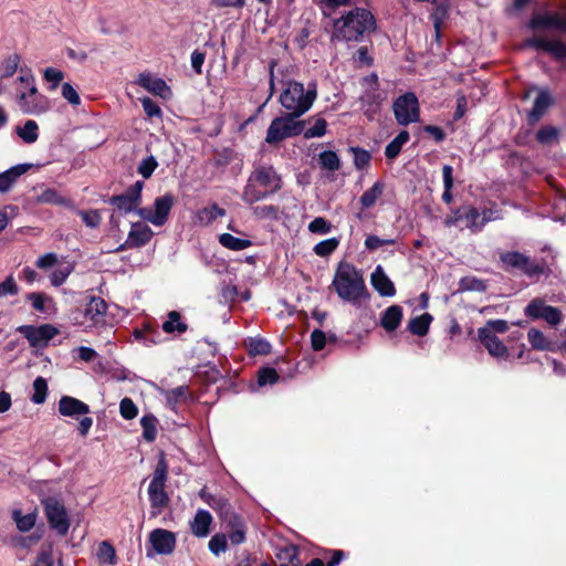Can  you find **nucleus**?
Returning a JSON list of instances; mask_svg holds the SVG:
<instances>
[{
	"instance_id": "f257e3e1",
	"label": "nucleus",
	"mask_w": 566,
	"mask_h": 566,
	"mask_svg": "<svg viewBox=\"0 0 566 566\" xmlns=\"http://www.w3.org/2000/svg\"><path fill=\"white\" fill-rule=\"evenodd\" d=\"M376 21L370 11L355 8L334 22V35L337 39L350 42L359 41L365 34L373 32Z\"/></svg>"
},
{
	"instance_id": "f03ea898",
	"label": "nucleus",
	"mask_w": 566,
	"mask_h": 566,
	"mask_svg": "<svg viewBox=\"0 0 566 566\" xmlns=\"http://www.w3.org/2000/svg\"><path fill=\"white\" fill-rule=\"evenodd\" d=\"M333 286L342 300L353 304H357L367 294L363 274L346 262L339 263Z\"/></svg>"
},
{
	"instance_id": "7ed1b4c3",
	"label": "nucleus",
	"mask_w": 566,
	"mask_h": 566,
	"mask_svg": "<svg viewBox=\"0 0 566 566\" xmlns=\"http://www.w3.org/2000/svg\"><path fill=\"white\" fill-rule=\"evenodd\" d=\"M316 97L317 88L315 83H308L305 88L300 82L287 81L281 93L280 102L289 114L300 117L312 107Z\"/></svg>"
},
{
	"instance_id": "20e7f679",
	"label": "nucleus",
	"mask_w": 566,
	"mask_h": 566,
	"mask_svg": "<svg viewBox=\"0 0 566 566\" xmlns=\"http://www.w3.org/2000/svg\"><path fill=\"white\" fill-rule=\"evenodd\" d=\"M167 476L168 464L166 460L161 458L157 463L148 485V497L151 509L155 510V515L159 514L161 510L169 503V496L165 491Z\"/></svg>"
},
{
	"instance_id": "39448f33",
	"label": "nucleus",
	"mask_w": 566,
	"mask_h": 566,
	"mask_svg": "<svg viewBox=\"0 0 566 566\" xmlns=\"http://www.w3.org/2000/svg\"><path fill=\"white\" fill-rule=\"evenodd\" d=\"M363 93L359 97L364 115L374 120L379 113L380 105L385 99L384 94L379 91L378 76L371 73L361 80Z\"/></svg>"
},
{
	"instance_id": "423d86ee",
	"label": "nucleus",
	"mask_w": 566,
	"mask_h": 566,
	"mask_svg": "<svg viewBox=\"0 0 566 566\" xmlns=\"http://www.w3.org/2000/svg\"><path fill=\"white\" fill-rule=\"evenodd\" d=\"M107 311L106 302L98 297L92 296L87 302L83 312H77L74 317V324L81 326L85 331H91L95 327L105 324V315Z\"/></svg>"
},
{
	"instance_id": "0eeeda50",
	"label": "nucleus",
	"mask_w": 566,
	"mask_h": 566,
	"mask_svg": "<svg viewBox=\"0 0 566 566\" xmlns=\"http://www.w3.org/2000/svg\"><path fill=\"white\" fill-rule=\"evenodd\" d=\"M489 220L490 218L486 217L485 213L481 217L480 212L474 207L462 206L446 218L444 224L447 227L460 226L461 229L468 228L472 232H478Z\"/></svg>"
},
{
	"instance_id": "6e6552de",
	"label": "nucleus",
	"mask_w": 566,
	"mask_h": 566,
	"mask_svg": "<svg viewBox=\"0 0 566 566\" xmlns=\"http://www.w3.org/2000/svg\"><path fill=\"white\" fill-rule=\"evenodd\" d=\"M295 118L297 117L287 114L273 119L266 132V143L275 144L301 134L303 130L302 122H297Z\"/></svg>"
},
{
	"instance_id": "1a4fd4ad",
	"label": "nucleus",
	"mask_w": 566,
	"mask_h": 566,
	"mask_svg": "<svg viewBox=\"0 0 566 566\" xmlns=\"http://www.w3.org/2000/svg\"><path fill=\"white\" fill-rule=\"evenodd\" d=\"M392 111L396 120L402 126L417 123L420 119L419 102L417 96L411 92L405 93L396 98Z\"/></svg>"
},
{
	"instance_id": "9d476101",
	"label": "nucleus",
	"mask_w": 566,
	"mask_h": 566,
	"mask_svg": "<svg viewBox=\"0 0 566 566\" xmlns=\"http://www.w3.org/2000/svg\"><path fill=\"white\" fill-rule=\"evenodd\" d=\"M175 203V197L166 193L155 199L154 207H145L137 210V214L156 227L164 226Z\"/></svg>"
},
{
	"instance_id": "9b49d317",
	"label": "nucleus",
	"mask_w": 566,
	"mask_h": 566,
	"mask_svg": "<svg viewBox=\"0 0 566 566\" xmlns=\"http://www.w3.org/2000/svg\"><path fill=\"white\" fill-rule=\"evenodd\" d=\"M50 526L60 535H65L70 528V522L64 505L54 497L42 501Z\"/></svg>"
},
{
	"instance_id": "f8f14e48",
	"label": "nucleus",
	"mask_w": 566,
	"mask_h": 566,
	"mask_svg": "<svg viewBox=\"0 0 566 566\" xmlns=\"http://www.w3.org/2000/svg\"><path fill=\"white\" fill-rule=\"evenodd\" d=\"M18 332L28 339L30 346L35 348H44L48 346L49 342L60 333V331L51 324L39 326L22 325L18 328Z\"/></svg>"
},
{
	"instance_id": "ddd939ff",
	"label": "nucleus",
	"mask_w": 566,
	"mask_h": 566,
	"mask_svg": "<svg viewBox=\"0 0 566 566\" xmlns=\"http://www.w3.org/2000/svg\"><path fill=\"white\" fill-rule=\"evenodd\" d=\"M17 106L23 114L28 115H41L49 112L52 107L49 97L38 91V87L33 90V93L23 95L15 102Z\"/></svg>"
},
{
	"instance_id": "4468645a",
	"label": "nucleus",
	"mask_w": 566,
	"mask_h": 566,
	"mask_svg": "<svg viewBox=\"0 0 566 566\" xmlns=\"http://www.w3.org/2000/svg\"><path fill=\"white\" fill-rule=\"evenodd\" d=\"M143 187V181H136L125 193L112 197L111 203L125 213L132 211L137 212V207L142 199Z\"/></svg>"
},
{
	"instance_id": "2eb2a0df",
	"label": "nucleus",
	"mask_w": 566,
	"mask_h": 566,
	"mask_svg": "<svg viewBox=\"0 0 566 566\" xmlns=\"http://www.w3.org/2000/svg\"><path fill=\"white\" fill-rule=\"evenodd\" d=\"M252 181L256 182L269 193H273L281 188V178L271 166H258L250 176Z\"/></svg>"
},
{
	"instance_id": "dca6fc26",
	"label": "nucleus",
	"mask_w": 566,
	"mask_h": 566,
	"mask_svg": "<svg viewBox=\"0 0 566 566\" xmlns=\"http://www.w3.org/2000/svg\"><path fill=\"white\" fill-rule=\"evenodd\" d=\"M149 542L157 554L169 555L175 549L176 537L170 531L157 528L149 534Z\"/></svg>"
},
{
	"instance_id": "f3484780",
	"label": "nucleus",
	"mask_w": 566,
	"mask_h": 566,
	"mask_svg": "<svg viewBox=\"0 0 566 566\" xmlns=\"http://www.w3.org/2000/svg\"><path fill=\"white\" fill-rule=\"evenodd\" d=\"M153 235L154 232L147 224L140 222L133 223L125 244H122L118 250H123L125 247H143L151 240Z\"/></svg>"
},
{
	"instance_id": "a211bd4d",
	"label": "nucleus",
	"mask_w": 566,
	"mask_h": 566,
	"mask_svg": "<svg viewBox=\"0 0 566 566\" xmlns=\"http://www.w3.org/2000/svg\"><path fill=\"white\" fill-rule=\"evenodd\" d=\"M478 337L492 357L501 360H506L510 357L509 348L500 340L497 335L478 331Z\"/></svg>"
},
{
	"instance_id": "6ab92c4d",
	"label": "nucleus",
	"mask_w": 566,
	"mask_h": 566,
	"mask_svg": "<svg viewBox=\"0 0 566 566\" xmlns=\"http://www.w3.org/2000/svg\"><path fill=\"white\" fill-rule=\"evenodd\" d=\"M137 84L147 90L149 93L161 98H168L171 95L170 88L166 82L149 73H142L137 78Z\"/></svg>"
},
{
	"instance_id": "aec40b11",
	"label": "nucleus",
	"mask_w": 566,
	"mask_h": 566,
	"mask_svg": "<svg viewBox=\"0 0 566 566\" xmlns=\"http://www.w3.org/2000/svg\"><path fill=\"white\" fill-rule=\"evenodd\" d=\"M501 261L506 268L517 269L527 274H533L537 271V265L528 256L520 252L502 254Z\"/></svg>"
},
{
	"instance_id": "412c9836",
	"label": "nucleus",
	"mask_w": 566,
	"mask_h": 566,
	"mask_svg": "<svg viewBox=\"0 0 566 566\" xmlns=\"http://www.w3.org/2000/svg\"><path fill=\"white\" fill-rule=\"evenodd\" d=\"M370 283L373 287L381 295L386 297L394 296L396 289L392 281L385 273L381 265H377L370 275Z\"/></svg>"
},
{
	"instance_id": "4be33fe9",
	"label": "nucleus",
	"mask_w": 566,
	"mask_h": 566,
	"mask_svg": "<svg viewBox=\"0 0 566 566\" xmlns=\"http://www.w3.org/2000/svg\"><path fill=\"white\" fill-rule=\"evenodd\" d=\"M59 412L65 417L77 418L90 412L85 402L70 396H64L59 401Z\"/></svg>"
},
{
	"instance_id": "5701e85b",
	"label": "nucleus",
	"mask_w": 566,
	"mask_h": 566,
	"mask_svg": "<svg viewBox=\"0 0 566 566\" xmlns=\"http://www.w3.org/2000/svg\"><path fill=\"white\" fill-rule=\"evenodd\" d=\"M527 45L535 49H541L557 59L566 57V44L558 40H547L541 36H535L526 42Z\"/></svg>"
},
{
	"instance_id": "b1692460",
	"label": "nucleus",
	"mask_w": 566,
	"mask_h": 566,
	"mask_svg": "<svg viewBox=\"0 0 566 566\" xmlns=\"http://www.w3.org/2000/svg\"><path fill=\"white\" fill-rule=\"evenodd\" d=\"M212 521L213 518L210 512L207 510H198L190 522L191 533L199 538L207 537L210 533Z\"/></svg>"
},
{
	"instance_id": "393cba45",
	"label": "nucleus",
	"mask_w": 566,
	"mask_h": 566,
	"mask_svg": "<svg viewBox=\"0 0 566 566\" xmlns=\"http://www.w3.org/2000/svg\"><path fill=\"white\" fill-rule=\"evenodd\" d=\"M224 214L226 210L213 203L199 209L193 217V223L196 226L207 227Z\"/></svg>"
},
{
	"instance_id": "a878e982",
	"label": "nucleus",
	"mask_w": 566,
	"mask_h": 566,
	"mask_svg": "<svg viewBox=\"0 0 566 566\" xmlns=\"http://www.w3.org/2000/svg\"><path fill=\"white\" fill-rule=\"evenodd\" d=\"M31 165L21 164L13 166L0 174V192H7L15 184L19 177L30 169Z\"/></svg>"
},
{
	"instance_id": "bb28decb",
	"label": "nucleus",
	"mask_w": 566,
	"mask_h": 566,
	"mask_svg": "<svg viewBox=\"0 0 566 566\" xmlns=\"http://www.w3.org/2000/svg\"><path fill=\"white\" fill-rule=\"evenodd\" d=\"M38 87L35 77L31 73V71L21 70L20 76L17 78L14 84V102L19 98L23 97V95H29V93H33V90Z\"/></svg>"
},
{
	"instance_id": "cd10ccee",
	"label": "nucleus",
	"mask_w": 566,
	"mask_h": 566,
	"mask_svg": "<svg viewBox=\"0 0 566 566\" xmlns=\"http://www.w3.org/2000/svg\"><path fill=\"white\" fill-rule=\"evenodd\" d=\"M402 319V307L400 305H391L384 311L380 316V326L387 332L396 331Z\"/></svg>"
},
{
	"instance_id": "c85d7f7f",
	"label": "nucleus",
	"mask_w": 566,
	"mask_h": 566,
	"mask_svg": "<svg viewBox=\"0 0 566 566\" xmlns=\"http://www.w3.org/2000/svg\"><path fill=\"white\" fill-rule=\"evenodd\" d=\"M531 27L538 28H555L566 32V18L558 14H537L532 18Z\"/></svg>"
},
{
	"instance_id": "c756f323",
	"label": "nucleus",
	"mask_w": 566,
	"mask_h": 566,
	"mask_svg": "<svg viewBox=\"0 0 566 566\" xmlns=\"http://www.w3.org/2000/svg\"><path fill=\"white\" fill-rule=\"evenodd\" d=\"M553 98L548 91L541 90L534 102L532 111L528 113L530 123H536L545 114L547 108L552 105Z\"/></svg>"
},
{
	"instance_id": "7c9ffc66",
	"label": "nucleus",
	"mask_w": 566,
	"mask_h": 566,
	"mask_svg": "<svg viewBox=\"0 0 566 566\" xmlns=\"http://www.w3.org/2000/svg\"><path fill=\"white\" fill-rule=\"evenodd\" d=\"M164 396H165L167 406L171 410H176V408L179 405L185 403L191 397L189 387L185 386V385L178 386V387L169 389V390H165Z\"/></svg>"
},
{
	"instance_id": "2f4dec72",
	"label": "nucleus",
	"mask_w": 566,
	"mask_h": 566,
	"mask_svg": "<svg viewBox=\"0 0 566 566\" xmlns=\"http://www.w3.org/2000/svg\"><path fill=\"white\" fill-rule=\"evenodd\" d=\"M15 133L25 144H33L39 138V126L35 120L28 119L22 126L15 127Z\"/></svg>"
},
{
	"instance_id": "473e14b6",
	"label": "nucleus",
	"mask_w": 566,
	"mask_h": 566,
	"mask_svg": "<svg viewBox=\"0 0 566 566\" xmlns=\"http://www.w3.org/2000/svg\"><path fill=\"white\" fill-rule=\"evenodd\" d=\"M219 243L232 251H242L252 245V242L247 238H237L230 233H222L219 235Z\"/></svg>"
},
{
	"instance_id": "72a5a7b5",
	"label": "nucleus",
	"mask_w": 566,
	"mask_h": 566,
	"mask_svg": "<svg viewBox=\"0 0 566 566\" xmlns=\"http://www.w3.org/2000/svg\"><path fill=\"white\" fill-rule=\"evenodd\" d=\"M270 193L261 188L256 182L252 181V178L249 177L242 193V199L245 202L254 203L256 201L263 200Z\"/></svg>"
},
{
	"instance_id": "f704fd0d",
	"label": "nucleus",
	"mask_w": 566,
	"mask_h": 566,
	"mask_svg": "<svg viewBox=\"0 0 566 566\" xmlns=\"http://www.w3.org/2000/svg\"><path fill=\"white\" fill-rule=\"evenodd\" d=\"M280 566H301L298 549L294 545H287L276 553Z\"/></svg>"
},
{
	"instance_id": "c9c22d12",
	"label": "nucleus",
	"mask_w": 566,
	"mask_h": 566,
	"mask_svg": "<svg viewBox=\"0 0 566 566\" xmlns=\"http://www.w3.org/2000/svg\"><path fill=\"white\" fill-rule=\"evenodd\" d=\"M385 184L376 181L369 189H367L360 197V203L364 208H371L377 200L382 196Z\"/></svg>"
},
{
	"instance_id": "e433bc0d",
	"label": "nucleus",
	"mask_w": 566,
	"mask_h": 566,
	"mask_svg": "<svg viewBox=\"0 0 566 566\" xmlns=\"http://www.w3.org/2000/svg\"><path fill=\"white\" fill-rule=\"evenodd\" d=\"M163 331L168 334H181L187 331V324L181 321V316L178 312L171 311L168 313L167 319L163 323Z\"/></svg>"
},
{
	"instance_id": "4c0bfd02",
	"label": "nucleus",
	"mask_w": 566,
	"mask_h": 566,
	"mask_svg": "<svg viewBox=\"0 0 566 566\" xmlns=\"http://www.w3.org/2000/svg\"><path fill=\"white\" fill-rule=\"evenodd\" d=\"M527 339L531 346L537 350H553L554 344L547 339L545 335L536 328H531L527 333Z\"/></svg>"
},
{
	"instance_id": "58836bf2",
	"label": "nucleus",
	"mask_w": 566,
	"mask_h": 566,
	"mask_svg": "<svg viewBox=\"0 0 566 566\" xmlns=\"http://www.w3.org/2000/svg\"><path fill=\"white\" fill-rule=\"evenodd\" d=\"M409 133L401 130L387 146L385 155L388 159L392 160L400 154L402 146L409 140Z\"/></svg>"
},
{
	"instance_id": "ea45409f",
	"label": "nucleus",
	"mask_w": 566,
	"mask_h": 566,
	"mask_svg": "<svg viewBox=\"0 0 566 566\" xmlns=\"http://www.w3.org/2000/svg\"><path fill=\"white\" fill-rule=\"evenodd\" d=\"M432 316L428 313H424L420 316L412 318L408 324V328L412 334L417 336H424L429 331Z\"/></svg>"
},
{
	"instance_id": "a19ab883",
	"label": "nucleus",
	"mask_w": 566,
	"mask_h": 566,
	"mask_svg": "<svg viewBox=\"0 0 566 566\" xmlns=\"http://www.w3.org/2000/svg\"><path fill=\"white\" fill-rule=\"evenodd\" d=\"M157 419L153 415H144L140 419L143 437L146 441L153 442L157 437Z\"/></svg>"
},
{
	"instance_id": "79ce46f5",
	"label": "nucleus",
	"mask_w": 566,
	"mask_h": 566,
	"mask_svg": "<svg viewBox=\"0 0 566 566\" xmlns=\"http://www.w3.org/2000/svg\"><path fill=\"white\" fill-rule=\"evenodd\" d=\"M96 556L101 564L114 565L116 563L115 548L106 541L98 545Z\"/></svg>"
},
{
	"instance_id": "37998d69",
	"label": "nucleus",
	"mask_w": 566,
	"mask_h": 566,
	"mask_svg": "<svg viewBox=\"0 0 566 566\" xmlns=\"http://www.w3.org/2000/svg\"><path fill=\"white\" fill-rule=\"evenodd\" d=\"M46 396H48L46 380L43 377H36L33 381V395L31 397V400L36 405H41L45 401Z\"/></svg>"
},
{
	"instance_id": "c03bdc74",
	"label": "nucleus",
	"mask_w": 566,
	"mask_h": 566,
	"mask_svg": "<svg viewBox=\"0 0 566 566\" xmlns=\"http://www.w3.org/2000/svg\"><path fill=\"white\" fill-rule=\"evenodd\" d=\"M13 520L17 524V527L22 532L30 531L36 521V514L35 513H29L25 515H22L20 511L13 512Z\"/></svg>"
},
{
	"instance_id": "a18cd8bd",
	"label": "nucleus",
	"mask_w": 566,
	"mask_h": 566,
	"mask_svg": "<svg viewBox=\"0 0 566 566\" xmlns=\"http://www.w3.org/2000/svg\"><path fill=\"white\" fill-rule=\"evenodd\" d=\"M453 169L449 165H444L442 167V177H443V187L444 191L442 193V200L447 203H450L452 201V193L451 189L453 187V177H452Z\"/></svg>"
},
{
	"instance_id": "49530a36",
	"label": "nucleus",
	"mask_w": 566,
	"mask_h": 566,
	"mask_svg": "<svg viewBox=\"0 0 566 566\" xmlns=\"http://www.w3.org/2000/svg\"><path fill=\"white\" fill-rule=\"evenodd\" d=\"M338 245L339 240L336 238H331L318 242L314 247L313 251L318 256H328L337 249Z\"/></svg>"
},
{
	"instance_id": "de8ad7c7",
	"label": "nucleus",
	"mask_w": 566,
	"mask_h": 566,
	"mask_svg": "<svg viewBox=\"0 0 566 566\" xmlns=\"http://www.w3.org/2000/svg\"><path fill=\"white\" fill-rule=\"evenodd\" d=\"M20 63L18 54H11L6 57L0 65V77H9L15 73Z\"/></svg>"
},
{
	"instance_id": "09e8293b",
	"label": "nucleus",
	"mask_w": 566,
	"mask_h": 566,
	"mask_svg": "<svg viewBox=\"0 0 566 566\" xmlns=\"http://www.w3.org/2000/svg\"><path fill=\"white\" fill-rule=\"evenodd\" d=\"M319 164L323 168L334 171L339 168V158L336 153L325 150L319 154Z\"/></svg>"
},
{
	"instance_id": "8fccbe9b",
	"label": "nucleus",
	"mask_w": 566,
	"mask_h": 566,
	"mask_svg": "<svg viewBox=\"0 0 566 566\" xmlns=\"http://www.w3.org/2000/svg\"><path fill=\"white\" fill-rule=\"evenodd\" d=\"M38 201L42 203H52L63 206L66 203L65 198L61 197L54 189L46 188L39 196Z\"/></svg>"
},
{
	"instance_id": "3c124183",
	"label": "nucleus",
	"mask_w": 566,
	"mask_h": 566,
	"mask_svg": "<svg viewBox=\"0 0 566 566\" xmlns=\"http://www.w3.org/2000/svg\"><path fill=\"white\" fill-rule=\"evenodd\" d=\"M209 551L219 556L221 553H224L228 548L227 537L224 534H216L213 535L208 544Z\"/></svg>"
},
{
	"instance_id": "603ef678",
	"label": "nucleus",
	"mask_w": 566,
	"mask_h": 566,
	"mask_svg": "<svg viewBox=\"0 0 566 566\" xmlns=\"http://www.w3.org/2000/svg\"><path fill=\"white\" fill-rule=\"evenodd\" d=\"M509 329V324L504 319L489 321L483 327L479 328L480 332H485L491 335L504 334Z\"/></svg>"
},
{
	"instance_id": "864d4df0",
	"label": "nucleus",
	"mask_w": 566,
	"mask_h": 566,
	"mask_svg": "<svg viewBox=\"0 0 566 566\" xmlns=\"http://www.w3.org/2000/svg\"><path fill=\"white\" fill-rule=\"evenodd\" d=\"M279 380V375L274 368L264 367L259 370L258 384L259 386L273 385Z\"/></svg>"
},
{
	"instance_id": "5fc2aeb1",
	"label": "nucleus",
	"mask_w": 566,
	"mask_h": 566,
	"mask_svg": "<svg viewBox=\"0 0 566 566\" xmlns=\"http://www.w3.org/2000/svg\"><path fill=\"white\" fill-rule=\"evenodd\" d=\"M27 298L31 302L32 307L41 313H45L48 311V303L51 302L50 297L42 293H30Z\"/></svg>"
},
{
	"instance_id": "6e6d98bb",
	"label": "nucleus",
	"mask_w": 566,
	"mask_h": 566,
	"mask_svg": "<svg viewBox=\"0 0 566 566\" xmlns=\"http://www.w3.org/2000/svg\"><path fill=\"white\" fill-rule=\"evenodd\" d=\"M549 305H545L541 300H533L525 308V314L532 318H543L545 310H547Z\"/></svg>"
},
{
	"instance_id": "4d7b16f0",
	"label": "nucleus",
	"mask_w": 566,
	"mask_h": 566,
	"mask_svg": "<svg viewBox=\"0 0 566 566\" xmlns=\"http://www.w3.org/2000/svg\"><path fill=\"white\" fill-rule=\"evenodd\" d=\"M119 412L124 419L132 420L138 413V408L130 398H123L119 402Z\"/></svg>"
},
{
	"instance_id": "13d9d810",
	"label": "nucleus",
	"mask_w": 566,
	"mask_h": 566,
	"mask_svg": "<svg viewBox=\"0 0 566 566\" xmlns=\"http://www.w3.org/2000/svg\"><path fill=\"white\" fill-rule=\"evenodd\" d=\"M157 166H158V163H157L156 158L153 155H150L140 161L137 170L144 178L147 179L153 175V172L157 168Z\"/></svg>"
},
{
	"instance_id": "bf43d9fd",
	"label": "nucleus",
	"mask_w": 566,
	"mask_h": 566,
	"mask_svg": "<svg viewBox=\"0 0 566 566\" xmlns=\"http://www.w3.org/2000/svg\"><path fill=\"white\" fill-rule=\"evenodd\" d=\"M447 12H448L447 0H441L440 2L434 0V10L431 15L433 19L434 28L437 30H439L442 20L447 15Z\"/></svg>"
},
{
	"instance_id": "052dcab7",
	"label": "nucleus",
	"mask_w": 566,
	"mask_h": 566,
	"mask_svg": "<svg viewBox=\"0 0 566 566\" xmlns=\"http://www.w3.org/2000/svg\"><path fill=\"white\" fill-rule=\"evenodd\" d=\"M308 230L312 233L327 234L332 230V224L325 218L317 217L310 222Z\"/></svg>"
},
{
	"instance_id": "680f3d73",
	"label": "nucleus",
	"mask_w": 566,
	"mask_h": 566,
	"mask_svg": "<svg viewBox=\"0 0 566 566\" xmlns=\"http://www.w3.org/2000/svg\"><path fill=\"white\" fill-rule=\"evenodd\" d=\"M43 77L48 83L51 84V90H55L64 78V74L62 71L55 67H46L43 71Z\"/></svg>"
},
{
	"instance_id": "e2e57ef3",
	"label": "nucleus",
	"mask_w": 566,
	"mask_h": 566,
	"mask_svg": "<svg viewBox=\"0 0 566 566\" xmlns=\"http://www.w3.org/2000/svg\"><path fill=\"white\" fill-rule=\"evenodd\" d=\"M250 353L253 355H266L271 350V345L261 338H252L249 342Z\"/></svg>"
},
{
	"instance_id": "0e129e2a",
	"label": "nucleus",
	"mask_w": 566,
	"mask_h": 566,
	"mask_svg": "<svg viewBox=\"0 0 566 566\" xmlns=\"http://www.w3.org/2000/svg\"><path fill=\"white\" fill-rule=\"evenodd\" d=\"M72 272V268L69 265L55 269L51 274V283L54 286L62 285Z\"/></svg>"
},
{
	"instance_id": "69168bd1",
	"label": "nucleus",
	"mask_w": 566,
	"mask_h": 566,
	"mask_svg": "<svg viewBox=\"0 0 566 566\" xmlns=\"http://www.w3.org/2000/svg\"><path fill=\"white\" fill-rule=\"evenodd\" d=\"M19 293V287L13 276H8L0 283V298L6 296H13Z\"/></svg>"
},
{
	"instance_id": "338daca9",
	"label": "nucleus",
	"mask_w": 566,
	"mask_h": 566,
	"mask_svg": "<svg viewBox=\"0 0 566 566\" xmlns=\"http://www.w3.org/2000/svg\"><path fill=\"white\" fill-rule=\"evenodd\" d=\"M327 123L323 118H318L315 120L314 125L306 129L305 137L306 138H314V137H322L326 133Z\"/></svg>"
},
{
	"instance_id": "774afa93",
	"label": "nucleus",
	"mask_w": 566,
	"mask_h": 566,
	"mask_svg": "<svg viewBox=\"0 0 566 566\" xmlns=\"http://www.w3.org/2000/svg\"><path fill=\"white\" fill-rule=\"evenodd\" d=\"M62 96L73 106H77L81 103V98L76 90L70 84L64 83L62 85Z\"/></svg>"
}]
</instances>
